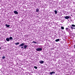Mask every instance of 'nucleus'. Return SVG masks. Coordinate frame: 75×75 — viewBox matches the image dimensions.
<instances>
[{"mask_svg":"<svg viewBox=\"0 0 75 75\" xmlns=\"http://www.w3.org/2000/svg\"><path fill=\"white\" fill-rule=\"evenodd\" d=\"M33 43H35V44H36V42L35 41H33L32 42Z\"/></svg>","mask_w":75,"mask_h":75,"instance_id":"nucleus-20","label":"nucleus"},{"mask_svg":"<svg viewBox=\"0 0 75 75\" xmlns=\"http://www.w3.org/2000/svg\"><path fill=\"white\" fill-rule=\"evenodd\" d=\"M44 61H42V60H40L39 61V63H40V64H42L44 63Z\"/></svg>","mask_w":75,"mask_h":75,"instance_id":"nucleus-6","label":"nucleus"},{"mask_svg":"<svg viewBox=\"0 0 75 75\" xmlns=\"http://www.w3.org/2000/svg\"><path fill=\"white\" fill-rule=\"evenodd\" d=\"M24 48V47L23 46L21 47V48L22 49V48Z\"/></svg>","mask_w":75,"mask_h":75,"instance_id":"nucleus-21","label":"nucleus"},{"mask_svg":"<svg viewBox=\"0 0 75 75\" xmlns=\"http://www.w3.org/2000/svg\"><path fill=\"white\" fill-rule=\"evenodd\" d=\"M42 48H38L36 49V51H40L42 50Z\"/></svg>","mask_w":75,"mask_h":75,"instance_id":"nucleus-3","label":"nucleus"},{"mask_svg":"<svg viewBox=\"0 0 75 75\" xmlns=\"http://www.w3.org/2000/svg\"><path fill=\"white\" fill-rule=\"evenodd\" d=\"M6 40L8 42H9V41H10V39L9 38H6Z\"/></svg>","mask_w":75,"mask_h":75,"instance_id":"nucleus-8","label":"nucleus"},{"mask_svg":"<svg viewBox=\"0 0 75 75\" xmlns=\"http://www.w3.org/2000/svg\"><path fill=\"white\" fill-rule=\"evenodd\" d=\"M71 16H72V15H71Z\"/></svg>","mask_w":75,"mask_h":75,"instance_id":"nucleus-24","label":"nucleus"},{"mask_svg":"<svg viewBox=\"0 0 75 75\" xmlns=\"http://www.w3.org/2000/svg\"><path fill=\"white\" fill-rule=\"evenodd\" d=\"M54 12H55V14H57V13H58V12H57V11L56 10H55L54 11Z\"/></svg>","mask_w":75,"mask_h":75,"instance_id":"nucleus-13","label":"nucleus"},{"mask_svg":"<svg viewBox=\"0 0 75 75\" xmlns=\"http://www.w3.org/2000/svg\"><path fill=\"white\" fill-rule=\"evenodd\" d=\"M64 18L65 19H69V17L68 16H66L64 17Z\"/></svg>","mask_w":75,"mask_h":75,"instance_id":"nucleus-5","label":"nucleus"},{"mask_svg":"<svg viewBox=\"0 0 75 75\" xmlns=\"http://www.w3.org/2000/svg\"><path fill=\"white\" fill-rule=\"evenodd\" d=\"M74 48H75V45L74 46Z\"/></svg>","mask_w":75,"mask_h":75,"instance_id":"nucleus-22","label":"nucleus"},{"mask_svg":"<svg viewBox=\"0 0 75 75\" xmlns=\"http://www.w3.org/2000/svg\"><path fill=\"white\" fill-rule=\"evenodd\" d=\"M27 46L26 45H25L24 46V49L26 50V48H27Z\"/></svg>","mask_w":75,"mask_h":75,"instance_id":"nucleus-11","label":"nucleus"},{"mask_svg":"<svg viewBox=\"0 0 75 75\" xmlns=\"http://www.w3.org/2000/svg\"><path fill=\"white\" fill-rule=\"evenodd\" d=\"M68 75L67 74V75Z\"/></svg>","mask_w":75,"mask_h":75,"instance_id":"nucleus-26","label":"nucleus"},{"mask_svg":"<svg viewBox=\"0 0 75 75\" xmlns=\"http://www.w3.org/2000/svg\"><path fill=\"white\" fill-rule=\"evenodd\" d=\"M1 49V47H0V50Z\"/></svg>","mask_w":75,"mask_h":75,"instance_id":"nucleus-23","label":"nucleus"},{"mask_svg":"<svg viewBox=\"0 0 75 75\" xmlns=\"http://www.w3.org/2000/svg\"><path fill=\"white\" fill-rule=\"evenodd\" d=\"M56 42H58L59 41V39H58L55 40Z\"/></svg>","mask_w":75,"mask_h":75,"instance_id":"nucleus-12","label":"nucleus"},{"mask_svg":"<svg viewBox=\"0 0 75 75\" xmlns=\"http://www.w3.org/2000/svg\"><path fill=\"white\" fill-rule=\"evenodd\" d=\"M24 45V43H21L20 45H19V47H22V46H23Z\"/></svg>","mask_w":75,"mask_h":75,"instance_id":"nucleus-10","label":"nucleus"},{"mask_svg":"<svg viewBox=\"0 0 75 75\" xmlns=\"http://www.w3.org/2000/svg\"><path fill=\"white\" fill-rule=\"evenodd\" d=\"M49 74H50V75H52V74H55V72L53 71H52L50 72Z\"/></svg>","mask_w":75,"mask_h":75,"instance_id":"nucleus-4","label":"nucleus"},{"mask_svg":"<svg viewBox=\"0 0 75 75\" xmlns=\"http://www.w3.org/2000/svg\"><path fill=\"white\" fill-rule=\"evenodd\" d=\"M6 26L8 28L9 27H10V25H7V24H6Z\"/></svg>","mask_w":75,"mask_h":75,"instance_id":"nucleus-14","label":"nucleus"},{"mask_svg":"<svg viewBox=\"0 0 75 75\" xmlns=\"http://www.w3.org/2000/svg\"><path fill=\"white\" fill-rule=\"evenodd\" d=\"M13 13L15 14H18V12L17 11H13Z\"/></svg>","mask_w":75,"mask_h":75,"instance_id":"nucleus-7","label":"nucleus"},{"mask_svg":"<svg viewBox=\"0 0 75 75\" xmlns=\"http://www.w3.org/2000/svg\"><path fill=\"white\" fill-rule=\"evenodd\" d=\"M9 40H13V37H10L9 38Z\"/></svg>","mask_w":75,"mask_h":75,"instance_id":"nucleus-15","label":"nucleus"},{"mask_svg":"<svg viewBox=\"0 0 75 75\" xmlns=\"http://www.w3.org/2000/svg\"><path fill=\"white\" fill-rule=\"evenodd\" d=\"M19 44V42H18L15 43V45H18V44Z\"/></svg>","mask_w":75,"mask_h":75,"instance_id":"nucleus-16","label":"nucleus"},{"mask_svg":"<svg viewBox=\"0 0 75 75\" xmlns=\"http://www.w3.org/2000/svg\"><path fill=\"white\" fill-rule=\"evenodd\" d=\"M6 58V57L4 56L2 57V59H5Z\"/></svg>","mask_w":75,"mask_h":75,"instance_id":"nucleus-18","label":"nucleus"},{"mask_svg":"<svg viewBox=\"0 0 75 75\" xmlns=\"http://www.w3.org/2000/svg\"><path fill=\"white\" fill-rule=\"evenodd\" d=\"M34 68H35V69H37V67L36 66H34Z\"/></svg>","mask_w":75,"mask_h":75,"instance_id":"nucleus-19","label":"nucleus"},{"mask_svg":"<svg viewBox=\"0 0 75 75\" xmlns=\"http://www.w3.org/2000/svg\"><path fill=\"white\" fill-rule=\"evenodd\" d=\"M71 27H71V30H73V29H75V25H71Z\"/></svg>","mask_w":75,"mask_h":75,"instance_id":"nucleus-2","label":"nucleus"},{"mask_svg":"<svg viewBox=\"0 0 75 75\" xmlns=\"http://www.w3.org/2000/svg\"><path fill=\"white\" fill-rule=\"evenodd\" d=\"M36 13H38L40 11V10H39V9L38 8L36 9Z\"/></svg>","mask_w":75,"mask_h":75,"instance_id":"nucleus-9","label":"nucleus"},{"mask_svg":"<svg viewBox=\"0 0 75 75\" xmlns=\"http://www.w3.org/2000/svg\"><path fill=\"white\" fill-rule=\"evenodd\" d=\"M69 16V17H70V16Z\"/></svg>","mask_w":75,"mask_h":75,"instance_id":"nucleus-25","label":"nucleus"},{"mask_svg":"<svg viewBox=\"0 0 75 75\" xmlns=\"http://www.w3.org/2000/svg\"><path fill=\"white\" fill-rule=\"evenodd\" d=\"M61 28L62 30H64V28L63 27V26H62L61 27Z\"/></svg>","mask_w":75,"mask_h":75,"instance_id":"nucleus-17","label":"nucleus"},{"mask_svg":"<svg viewBox=\"0 0 75 75\" xmlns=\"http://www.w3.org/2000/svg\"><path fill=\"white\" fill-rule=\"evenodd\" d=\"M66 31H67V32H69V33L70 31L71 32H72V30H71V29H69V28H67L66 29Z\"/></svg>","mask_w":75,"mask_h":75,"instance_id":"nucleus-1","label":"nucleus"}]
</instances>
